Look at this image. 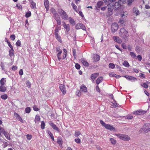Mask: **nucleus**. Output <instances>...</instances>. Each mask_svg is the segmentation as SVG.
<instances>
[{"label": "nucleus", "mask_w": 150, "mask_h": 150, "mask_svg": "<svg viewBox=\"0 0 150 150\" xmlns=\"http://www.w3.org/2000/svg\"><path fill=\"white\" fill-rule=\"evenodd\" d=\"M5 131L4 128L0 126V135H1V133H4Z\"/></svg>", "instance_id": "47"}, {"label": "nucleus", "mask_w": 150, "mask_h": 150, "mask_svg": "<svg viewBox=\"0 0 150 150\" xmlns=\"http://www.w3.org/2000/svg\"><path fill=\"white\" fill-rule=\"evenodd\" d=\"M118 25L117 23H113L111 25V30L112 32L115 33L118 30Z\"/></svg>", "instance_id": "7"}, {"label": "nucleus", "mask_w": 150, "mask_h": 150, "mask_svg": "<svg viewBox=\"0 0 150 150\" xmlns=\"http://www.w3.org/2000/svg\"><path fill=\"white\" fill-rule=\"evenodd\" d=\"M62 139L61 138L58 137L57 138V142L60 146H62Z\"/></svg>", "instance_id": "23"}, {"label": "nucleus", "mask_w": 150, "mask_h": 150, "mask_svg": "<svg viewBox=\"0 0 150 150\" xmlns=\"http://www.w3.org/2000/svg\"><path fill=\"white\" fill-rule=\"evenodd\" d=\"M113 38L114 41L120 44L122 42V40L118 37L114 36Z\"/></svg>", "instance_id": "16"}, {"label": "nucleus", "mask_w": 150, "mask_h": 150, "mask_svg": "<svg viewBox=\"0 0 150 150\" xmlns=\"http://www.w3.org/2000/svg\"><path fill=\"white\" fill-rule=\"evenodd\" d=\"M57 11L63 19L65 20L68 19V16L67 14L61 8L59 9Z\"/></svg>", "instance_id": "5"}, {"label": "nucleus", "mask_w": 150, "mask_h": 150, "mask_svg": "<svg viewBox=\"0 0 150 150\" xmlns=\"http://www.w3.org/2000/svg\"><path fill=\"white\" fill-rule=\"evenodd\" d=\"M75 141L78 144H80L81 143V140L80 139H74Z\"/></svg>", "instance_id": "57"}, {"label": "nucleus", "mask_w": 150, "mask_h": 150, "mask_svg": "<svg viewBox=\"0 0 150 150\" xmlns=\"http://www.w3.org/2000/svg\"><path fill=\"white\" fill-rule=\"evenodd\" d=\"M14 115L15 117H16V118L18 120L20 121L22 123L23 122V121L22 119V118L17 113L15 112L14 113Z\"/></svg>", "instance_id": "15"}, {"label": "nucleus", "mask_w": 150, "mask_h": 150, "mask_svg": "<svg viewBox=\"0 0 150 150\" xmlns=\"http://www.w3.org/2000/svg\"><path fill=\"white\" fill-rule=\"evenodd\" d=\"M120 0L118 2H114L113 5H111L109 4L111 2H104L106 4H107L108 6V12L107 13V16H110L112 14V11L113 9L116 10L119 8L121 6V4L122 3H124V2H126V1L128 2V4L129 5H131L132 2L134 1V0Z\"/></svg>", "instance_id": "1"}, {"label": "nucleus", "mask_w": 150, "mask_h": 150, "mask_svg": "<svg viewBox=\"0 0 150 150\" xmlns=\"http://www.w3.org/2000/svg\"><path fill=\"white\" fill-rule=\"evenodd\" d=\"M16 45L18 46H19V47H21V41L19 40H18L16 43Z\"/></svg>", "instance_id": "54"}, {"label": "nucleus", "mask_w": 150, "mask_h": 150, "mask_svg": "<svg viewBox=\"0 0 150 150\" xmlns=\"http://www.w3.org/2000/svg\"><path fill=\"white\" fill-rule=\"evenodd\" d=\"M123 64L124 66L126 67H129V64L128 62L126 61H125L123 63Z\"/></svg>", "instance_id": "39"}, {"label": "nucleus", "mask_w": 150, "mask_h": 150, "mask_svg": "<svg viewBox=\"0 0 150 150\" xmlns=\"http://www.w3.org/2000/svg\"><path fill=\"white\" fill-rule=\"evenodd\" d=\"M26 137L27 139L29 140H30L32 138V135L29 134H27L26 135Z\"/></svg>", "instance_id": "50"}, {"label": "nucleus", "mask_w": 150, "mask_h": 150, "mask_svg": "<svg viewBox=\"0 0 150 150\" xmlns=\"http://www.w3.org/2000/svg\"><path fill=\"white\" fill-rule=\"evenodd\" d=\"M98 73H96L92 74L91 76V78L93 80H94L98 75Z\"/></svg>", "instance_id": "28"}, {"label": "nucleus", "mask_w": 150, "mask_h": 150, "mask_svg": "<svg viewBox=\"0 0 150 150\" xmlns=\"http://www.w3.org/2000/svg\"><path fill=\"white\" fill-rule=\"evenodd\" d=\"M49 124L54 129L57 131L58 132H59V130L58 128L52 122L50 121L49 122Z\"/></svg>", "instance_id": "13"}, {"label": "nucleus", "mask_w": 150, "mask_h": 150, "mask_svg": "<svg viewBox=\"0 0 150 150\" xmlns=\"http://www.w3.org/2000/svg\"><path fill=\"white\" fill-rule=\"evenodd\" d=\"M133 118V116L131 115H127L126 117V118L128 120H131Z\"/></svg>", "instance_id": "60"}, {"label": "nucleus", "mask_w": 150, "mask_h": 150, "mask_svg": "<svg viewBox=\"0 0 150 150\" xmlns=\"http://www.w3.org/2000/svg\"><path fill=\"white\" fill-rule=\"evenodd\" d=\"M146 111H145L142 110H139L133 112V113L134 115H141L144 114L146 113Z\"/></svg>", "instance_id": "10"}, {"label": "nucleus", "mask_w": 150, "mask_h": 150, "mask_svg": "<svg viewBox=\"0 0 150 150\" xmlns=\"http://www.w3.org/2000/svg\"><path fill=\"white\" fill-rule=\"evenodd\" d=\"M109 67L112 69H113L115 67V64L112 63H110L109 64Z\"/></svg>", "instance_id": "44"}, {"label": "nucleus", "mask_w": 150, "mask_h": 150, "mask_svg": "<svg viewBox=\"0 0 150 150\" xmlns=\"http://www.w3.org/2000/svg\"><path fill=\"white\" fill-rule=\"evenodd\" d=\"M57 39L60 43L62 42V39L60 36L59 34L55 35Z\"/></svg>", "instance_id": "37"}, {"label": "nucleus", "mask_w": 150, "mask_h": 150, "mask_svg": "<svg viewBox=\"0 0 150 150\" xmlns=\"http://www.w3.org/2000/svg\"><path fill=\"white\" fill-rule=\"evenodd\" d=\"M75 67L77 69H79L80 68V66L79 64L77 63L75 64Z\"/></svg>", "instance_id": "62"}, {"label": "nucleus", "mask_w": 150, "mask_h": 150, "mask_svg": "<svg viewBox=\"0 0 150 150\" xmlns=\"http://www.w3.org/2000/svg\"><path fill=\"white\" fill-rule=\"evenodd\" d=\"M103 80L102 77H98L96 80V83L98 85Z\"/></svg>", "instance_id": "31"}, {"label": "nucleus", "mask_w": 150, "mask_h": 150, "mask_svg": "<svg viewBox=\"0 0 150 150\" xmlns=\"http://www.w3.org/2000/svg\"><path fill=\"white\" fill-rule=\"evenodd\" d=\"M122 47L124 49H127V46L125 43H123L122 44Z\"/></svg>", "instance_id": "59"}, {"label": "nucleus", "mask_w": 150, "mask_h": 150, "mask_svg": "<svg viewBox=\"0 0 150 150\" xmlns=\"http://www.w3.org/2000/svg\"><path fill=\"white\" fill-rule=\"evenodd\" d=\"M75 28L76 29H82L83 30H86V28L85 26L82 23H78L75 26Z\"/></svg>", "instance_id": "9"}, {"label": "nucleus", "mask_w": 150, "mask_h": 150, "mask_svg": "<svg viewBox=\"0 0 150 150\" xmlns=\"http://www.w3.org/2000/svg\"><path fill=\"white\" fill-rule=\"evenodd\" d=\"M26 84L28 88H30L31 84L30 83L29 81H27L26 83Z\"/></svg>", "instance_id": "58"}, {"label": "nucleus", "mask_w": 150, "mask_h": 150, "mask_svg": "<svg viewBox=\"0 0 150 150\" xmlns=\"http://www.w3.org/2000/svg\"><path fill=\"white\" fill-rule=\"evenodd\" d=\"M62 25L66 29V32H68L70 30V27L69 24H66L64 22H62Z\"/></svg>", "instance_id": "12"}, {"label": "nucleus", "mask_w": 150, "mask_h": 150, "mask_svg": "<svg viewBox=\"0 0 150 150\" xmlns=\"http://www.w3.org/2000/svg\"><path fill=\"white\" fill-rule=\"evenodd\" d=\"M57 53V56L58 59L59 61L61 60V59H64L66 57L67 55V51L65 49L63 50V57H61V54L62 53V50L60 49L59 47H57L56 48Z\"/></svg>", "instance_id": "2"}, {"label": "nucleus", "mask_w": 150, "mask_h": 150, "mask_svg": "<svg viewBox=\"0 0 150 150\" xmlns=\"http://www.w3.org/2000/svg\"><path fill=\"white\" fill-rule=\"evenodd\" d=\"M141 86L145 88H147L148 87V85L146 83H144L142 84H141Z\"/></svg>", "instance_id": "48"}, {"label": "nucleus", "mask_w": 150, "mask_h": 150, "mask_svg": "<svg viewBox=\"0 0 150 150\" xmlns=\"http://www.w3.org/2000/svg\"><path fill=\"white\" fill-rule=\"evenodd\" d=\"M40 116L38 115H37L35 119V123L38 124L40 121Z\"/></svg>", "instance_id": "19"}, {"label": "nucleus", "mask_w": 150, "mask_h": 150, "mask_svg": "<svg viewBox=\"0 0 150 150\" xmlns=\"http://www.w3.org/2000/svg\"><path fill=\"white\" fill-rule=\"evenodd\" d=\"M110 140L111 143L113 145L115 144L116 143V140L113 138H110Z\"/></svg>", "instance_id": "41"}, {"label": "nucleus", "mask_w": 150, "mask_h": 150, "mask_svg": "<svg viewBox=\"0 0 150 150\" xmlns=\"http://www.w3.org/2000/svg\"><path fill=\"white\" fill-rule=\"evenodd\" d=\"M30 6L32 8H36V4L33 1L31 0L30 1Z\"/></svg>", "instance_id": "26"}, {"label": "nucleus", "mask_w": 150, "mask_h": 150, "mask_svg": "<svg viewBox=\"0 0 150 150\" xmlns=\"http://www.w3.org/2000/svg\"><path fill=\"white\" fill-rule=\"evenodd\" d=\"M128 80H137V78L135 77L129 76Z\"/></svg>", "instance_id": "49"}, {"label": "nucleus", "mask_w": 150, "mask_h": 150, "mask_svg": "<svg viewBox=\"0 0 150 150\" xmlns=\"http://www.w3.org/2000/svg\"><path fill=\"white\" fill-rule=\"evenodd\" d=\"M10 38L13 41L15 39L16 36L14 35H10Z\"/></svg>", "instance_id": "53"}, {"label": "nucleus", "mask_w": 150, "mask_h": 150, "mask_svg": "<svg viewBox=\"0 0 150 150\" xmlns=\"http://www.w3.org/2000/svg\"><path fill=\"white\" fill-rule=\"evenodd\" d=\"M69 22L72 25H74L75 24V22L74 20L71 17L69 18Z\"/></svg>", "instance_id": "34"}, {"label": "nucleus", "mask_w": 150, "mask_h": 150, "mask_svg": "<svg viewBox=\"0 0 150 150\" xmlns=\"http://www.w3.org/2000/svg\"><path fill=\"white\" fill-rule=\"evenodd\" d=\"M54 18L56 21L58 25H60L61 24V22L60 18L59 16L56 17H54Z\"/></svg>", "instance_id": "18"}, {"label": "nucleus", "mask_w": 150, "mask_h": 150, "mask_svg": "<svg viewBox=\"0 0 150 150\" xmlns=\"http://www.w3.org/2000/svg\"><path fill=\"white\" fill-rule=\"evenodd\" d=\"M5 78H2L0 81L1 85H4L6 82V80Z\"/></svg>", "instance_id": "32"}, {"label": "nucleus", "mask_w": 150, "mask_h": 150, "mask_svg": "<svg viewBox=\"0 0 150 150\" xmlns=\"http://www.w3.org/2000/svg\"><path fill=\"white\" fill-rule=\"evenodd\" d=\"M51 11L52 13L53 14L54 18V17H56L59 16L58 14L57 13V11L54 8H51Z\"/></svg>", "instance_id": "24"}, {"label": "nucleus", "mask_w": 150, "mask_h": 150, "mask_svg": "<svg viewBox=\"0 0 150 150\" xmlns=\"http://www.w3.org/2000/svg\"><path fill=\"white\" fill-rule=\"evenodd\" d=\"M61 27H58L57 26L56 27L55 30L54 35L58 34V32L59 30H60Z\"/></svg>", "instance_id": "33"}, {"label": "nucleus", "mask_w": 150, "mask_h": 150, "mask_svg": "<svg viewBox=\"0 0 150 150\" xmlns=\"http://www.w3.org/2000/svg\"><path fill=\"white\" fill-rule=\"evenodd\" d=\"M33 109L35 111H38L39 109L37 107L36 105H34L33 107Z\"/></svg>", "instance_id": "55"}, {"label": "nucleus", "mask_w": 150, "mask_h": 150, "mask_svg": "<svg viewBox=\"0 0 150 150\" xmlns=\"http://www.w3.org/2000/svg\"><path fill=\"white\" fill-rule=\"evenodd\" d=\"M59 86L63 95H64L66 93L65 86L64 84H61L59 85Z\"/></svg>", "instance_id": "11"}, {"label": "nucleus", "mask_w": 150, "mask_h": 150, "mask_svg": "<svg viewBox=\"0 0 150 150\" xmlns=\"http://www.w3.org/2000/svg\"><path fill=\"white\" fill-rule=\"evenodd\" d=\"M1 97L3 99L6 100L8 96L6 94H4L1 95Z\"/></svg>", "instance_id": "42"}, {"label": "nucleus", "mask_w": 150, "mask_h": 150, "mask_svg": "<svg viewBox=\"0 0 150 150\" xmlns=\"http://www.w3.org/2000/svg\"><path fill=\"white\" fill-rule=\"evenodd\" d=\"M100 123L106 129L113 132H115L116 131L115 128L112 125L106 124L101 120L100 121Z\"/></svg>", "instance_id": "4"}, {"label": "nucleus", "mask_w": 150, "mask_h": 150, "mask_svg": "<svg viewBox=\"0 0 150 150\" xmlns=\"http://www.w3.org/2000/svg\"><path fill=\"white\" fill-rule=\"evenodd\" d=\"M143 129L145 132L150 131V123L145 124L143 127Z\"/></svg>", "instance_id": "8"}, {"label": "nucleus", "mask_w": 150, "mask_h": 150, "mask_svg": "<svg viewBox=\"0 0 150 150\" xmlns=\"http://www.w3.org/2000/svg\"><path fill=\"white\" fill-rule=\"evenodd\" d=\"M118 23L120 25H121L122 26L125 25V21L123 19H120Z\"/></svg>", "instance_id": "35"}, {"label": "nucleus", "mask_w": 150, "mask_h": 150, "mask_svg": "<svg viewBox=\"0 0 150 150\" xmlns=\"http://www.w3.org/2000/svg\"><path fill=\"white\" fill-rule=\"evenodd\" d=\"M115 135L118 137L120 139L124 141H128L130 139L129 136L127 135L116 134Z\"/></svg>", "instance_id": "6"}, {"label": "nucleus", "mask_w": 150, "mask_h": 150, "mask_svg": "<svg viewBox=\"0 0 150 150\" xmlns=\"http://www.w3.org/2000/svg\"><path fill=\"white\" fill-rule=\"evenodd\" d=\"M71 5L74 11L78 13L79 10L78 9L77 6L73 2L71 3Z\"/></svg>", "instance_id": "22"}, {"label": "nucleus", "mask_w": 150, "mask_h": 150, "mask_svg": "<svg viewBox=\"0 0 150 150\" xmlns=\"http://www.w3.org/2000/svg\"><path fill=\"white\" fill-rule=\"evenodd\" d=\"M81 62L83 65L85 67H88L89 65V63L87 62L86 60L83 58H81Z\"/></svg>", "instance_id": "14"}, {"label": "nucleus", "mask_w": 150, "mask_h": 150, "mask_svg": "<svg viewBox=\"0 0 150 150\" xmlns=\"http://www.w3.org/2000/svg\"><path fill=\"white\" fill-rule=\"evenodd\" d=\"M30 108L29 107H27L25 109V112L26 113H29L30 112Z\"/></svg>", "instance_id": "46"}, {"label": "nucleus", "mask_w": 150, "mask_h": 150, "mask_svg": "<svg viewBox=\"0 0 150 150\" xmlns=\"http://www.w3.org/2000/svg\"><path fill=\"white\" fill-rule=\"evenodd\" d=\"M133 12L135 13L136 16H137L139 15V11L136 8H134L133 10Z\"/></svg>", "instance_id": "30"}, {"label": "nucleus", "mask_w": 150, "mask_h": 150, "mask_svg": "<svg viewBox=\"0 0 150 150\" xmlns=\"http://www.w3.org/2000/svg\"><path fill=\"white\" fill-rule=\"evenodd\" d=\"M44 4L47 11H48L49 8V3L48 0H44Z\"/></svg>", "instance_id": "20"}, {"label": "nucleus", "mask_w": 150, "mask_h": 150, "mask_svg": "<svg viewBox=\"0 0 150 150\" xmlns=\"http://www.w3.org/2000/svg\"><path fill=\"white\" fill-rule=\"evenodd\" d=\"M14 50H10L9 51V55L11 57L14 55Z\"/></svg>", "instance_id": "38"}, {"label": "nucleus", "mask_w": 150, "mask_h": 150, "mask_svg": "<svg viewBox=\"0 0 150 150\" xmlns=\"http://www.w3.org/2000/svg\"><path fill=\"white\" fill-rule=\"evenodd\" d=\"M81 133L80 131H76L74 133V136L76 137H78L81 134Z\"/></svg>", "instance_id": "43"}, {"label": "nucleus", "mask_w": 150, "mask_h": 150, "mask_svg": "<svg viewBox=\"0 0 150 150\" xmlns=\"http://www.w3.org/2000/svg\"><path fill=\"white\" fill-rule=\"evenodd\" d=\"M130 55H131V57L133 58H134L136 57V55L133 52H130Z\"/></svg>", "instance_id": "51"}, {"label": "nucleus", "mask_w": 150, "mask_h": 150, "mask_svg": "<svg viewBox=\"0 0 150 150\" xmlns=\"http://www.w3.org/2000/svg\"><path fill=\"white\" fill-rule=\"evenodd\" d=\"M136 51L137 52H140L141 50V48L138 46L136 47Z\"/></svg>", "instance_id": "63"}, {"label": "nucleus", "mask_w": 150, "mask_h": 150, "mask_svg": "<svg viewBox=\"0 0 150 150\" xmlns=\"http://www.w3.org/2000/svg\"><path fill=\"white\" fill-rule=\"evenodd\" d=\"M80 90L82 92L84 93L86 92L87 91V88L84 84L82 85L81 86Z\"/></svg>", "instance_id": "17"}, {"label": "nucleus", "mask_w": 150, "mask_h": 150, "mask_svg": "<svg viewBox=\"0 0 150 150\" xmlns=\"http://www.w3.org/2000/svg\"><path fill=\"white\" fill-rule=\"evenodd\" d=\"M137 58L138 59V60L139 61H141L142 59V56L140 55H139L137 56Z\"/></svg>", "instance_id": "61"}, {"label": "nucleus", "mask_w": 150, "mask_h": 150, "mask_svg": "<svg viewBox=\"0 0 150 150\" xmlns=\"http://www.w3.org/2000/svg\"><path fill=\"white\" fill-rule=\"evenodd\" d=\"M31 15V13L30 11L26 13L25 15V16L27 18H28L30 17Z\"/></svg>", "instance_id": "52"}, {"label": "nucleus", "mask_w": 150, "mask_h": 150, "mask_svg": "<svg viewBox=\"0 0 150 150\" xmlns=\"http://www.w3.org/2000/svg\"><path fill=\"white\" fill-rule=\"evenodd\" d=\"M0 66L2 70H4V64L3 62H1V64Z\"/></svg>", "instance_id": "56"}, {"label": "nucleus", "mask_w": 150, "mask_h": 150, "mask_svg": "<svg viewBox=\"0 0 150 150\" xmlns=\"http://www.w3.org/2000/svg\"><path fill=\"white\" fill-rule=\"evenodd\" d=\"M104 3L102 1H98L96 7L100 8L103 5Z\"/></svg>", "instance_id": "25"}, {"label": "nucleus", "mask_w": 150, "mask_h": 150, "mask_svg": "<svg viewBox=\"0 0 150 150\" xmlns=\"http://www.w3.org/2000/svg\"><path fill=\"white\" fill-rule=\"evenodd\" d=\"M45 124L44 121H42L41 122V128L42 129H44L45 128Z\"/></svg>", "instance_id": "45"}, {"label": "nucleus", "mask_w": 150, "mask_h": 150, "mask_svg": "<svg viewBox=\"0 0 150 150\" xmlns=\"http://www.w3.org/2000/svg\"><path fill=\"white\" fill-rule=\"evenodd\" d=\"M112 105H111V106H110L111 108H116L118 106V104H112Z\"/></svg>", "instance_id": "64"}, {"label": "nucleus", "mask_w": 150, "mask_h": 150, "mask_svg": "<svg viewBox=\"0 0 150 150\" xmlns=\"http://www.w3.org/2000/svg\"><path fill=\"white\" fill-rule=\"evenodd\" d=\"M48 133L50 136L51 138L53 141H54V137L52 134L51 133V132L49 130L48 131Z\"/></svg>", "instance_id": "36"}, {"label": "nucleus", "mask_w": 150, "mask_h": 150, "mask_svg": "<svg viewBox=\"0 0 150 150\" xmlns=\"http://www.w3.org/2000/svg\"><path fill=\"white\" fill-rule=\"evenodd\" d=\"M93 59L94 61L97 62L100 60V56L98 54H95L93 56Z\"/></svg>", "instance_id": "27"}, {"label": "nucleus", "mask_w": 150, "mask_h": 150, "mask_svg": "<svg viewBox=\"0 0 150 150\" xmlns=\"http://www.w3.org/2000/svg\"><path fill=\"white\" fill-rule=\"evenodd\" d=\"M4 85H1L0 86V91L2 92H4L6 90V87L4 86Z\"/></svg>", "instance_id": "29"}, {"label": "nucleus", "mask_w": 150, "mask_h": 150, "mask_svg": "<svg viewBox=\"0 0 150 150\" xmlns=\"http://www.w3.org/2000/svg\"><path fill=\"white\" fill-rule=\"evenodd\" d=\"M6 138L8 140L11 139L9 133L5 131L3 133Z\"/></svg>", "instance_id": "21"}, {"label": "nucleus", "mask_w": 150, "mask_h": 150, "mask_svg": "<svg viewBox=\"0 0 150 150\" xmlns=\"http://www.w3.org/2000/svg\"><path fill=\"white\" fill-rule=\"evenodd\" d=\"M119 34L120 36L123 39L127 41L129 37V34L128 31L124 28H121L119 31Z\"/></svg>", "instance_id": "3"}, {"label": "nucleus", "mask_w": 150, "mask_h": 150, "mask_svg": "<svg viewBox=\"0 0 150 150\" xmlns=\"http://www.w3.org/2000/svg\"><path fill=\"white\" fill-rule=\"evenodd\" d=\"M104 2H111V3H110L109 4V5H113V3L114 2H115V0H104Z\"/></svg>", "instance_id": "40"}]
</instances>
